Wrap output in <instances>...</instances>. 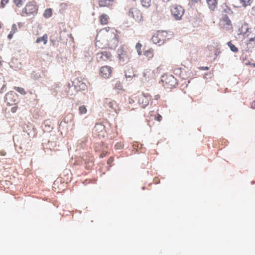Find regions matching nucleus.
<instances>
[{
    "label": "nucleus",
    "mask_w": 255,
    "mask_h": 255,
    "mask_svg": "<svg viewBox=\"0 0 255 255\" xmlns=\"http://www.w3.org/2000/svg\"><path fill=\"white\" fill-rule=\"evenodd\" d=\"M128 15L138 23L141 22L143 21V16L142 12L136 7L130 8L128 12Z\"/></svg>",
    "instance_id": "nucleus-2"
},
{
    "label": "nucleus",
    "mask_w": 255,
    "mask_h": 255,
    "mask_svg": "<svg viewBox=\"0 0 255 255\" xmlns=\"http://www.w3.org/2000/svg\"><path fill=\"white\" fill-rule=\"evenodd\" d=\"M112 35H113L114 37H115V34H114L113 32H112Z\"/></svg>",
    "instance_id": "nucleus-52"
},
{
    "label": "nucleus",
    "mask_w": 255,
    "mask_h": 255,
    "mask_svg": "<svg viewBox=\"0 0 255 255\" xmlns=\"http://www.w3.org/2000/svg\"><path fill=\"white\" fill-rule=\"evenodd\" d=\"M201 70H208L209 68L208 67H202L200 68Z\"/></svg>",
    "instance_id": "nucleus-48"
},
{
    "label": "nucleus",
    "mask_w": 255,
    "mask_h": 255,
    "mask_svg": "<svg viewBox=\"0 0 255 255\" xmlns=\"http://www.w3.org/2000/svg\"><path fill=\"white\" fill-rule=\"evenodd\" d=\"M130 49L126 46H121L117 50L120 62L122 64L128 63L130 59Z\"/></svg>",
    "instance_id": "nucleus-1"
},
{
    "label": "nucleus",
    "mask_w": 255,
    "mask_h": 255,
    "mask_svg": "<svg viewBox=\"0 0 255 255\" xmlns=\"http://www.w3.org/2000/svg\"><path fill=\"white\" fill-rule=\"evenodd\" d=\"M79 112L80 115L85 114L87 113V110L85 106L82 105L79 107Z\"/></svg>",
    "instance_id": "nucleus-30"
},
{
    "label": "nucleus",
    "mask_w": 255,
    "mask_h": 255,
    "mask_svg": "<svg viewBox=\"0 0 255 255\" xmlns=\"http://www.w3.org/2000/svg\"><path fill=\"white\" fill-rule=\"evenodd\" d=\"M17 31H18V29L17 28L16 24L15 23L13 24L11 26V31H10V33H9V34L7 36L8 38L9 39H12L14 34H15Z\"/></svg>",
    "instance_id": "nucleus-24"
},
{
    "label": "nucleus",
    "mask_w": 255,
    "mask_h": 255,
    "mask_svg": "<svg viewBox=\"0 0 255 255\" xmlns=\"http://www.w3.org/2000/svg\"><path fill=\"white\" fill-rule=\"evenodd\" d=\"M192 3H197L200 2L201 0H190Z\"/></svg>",
    "instance_id": "nucleus-45"
},
{
    "label": "nucleus",
    "mask_w": 255,
    "mask_h": 255,
    "mask_svg": "<svg viewBox=\"0 0 255 255\" xmlns=\"http://www.w3.org/2000/svg\"><path fill=\"white\" fill-rule=\"evenodd\" d=\"M153 72L149 69L144 70L143 72L142 76L145 81H148L153 77Z\"/></svg>",
    "instance_id": "nucleus-14"
},
{
    "label": "nucleus",
    "mask_w": 255,
    "mask_h": 255,
    "mask_svg": "<svg viewBox=\"0 0 255 255\" xmlns=\"http://www.w3.org/2000/svg\"><path fill=\"white\" fill-rule=\"evenodd\" d=\"M1 25H2V24H1V22L0 21V29L1 28Z\"/></svg>",
    "instance_id": "nucleus-51"
},
{
    "label": "nucleus",
    "mask_w": 255,
    "mask_h": 255,
    "mask_svg": "<svg viewBox=\"0 0 255 255\" xmlns=\"http://www.w3.org/2000/svg\"><path fill=\"white\" fill-rule=\"evenodd\" d=\"M120 85V83H117V84H116V87H117V86H118V87H119Z\"/></svg>",
    "instance_id": "nucleus-50"
},
{
    "label": "nucleus",
    "mask_w": 255,
    "mask_h": 255,
    "mask_svg": "<svg viewBox=\"0 0 255 255\" xmlns=\"http://www.w3.org/2000/svg\"><path fill=\"white\" fill-rule=\"evenodd\" d=\"M25 1L26 0H13V2L16 6L21 7Z\"/></svg>",
    "instance_id": "nucleus-31"
},
{
    "label": "nucleus",
    "mask_w": 255,
    "mask_h": 255,
    "mask_svg": "<svg viewBox=\"0 0 255 255\" xmlns=\"http://www.w3.org/2000/svg\"><path fill=\"white\" fill-rule=\"evenodd\" d=\"M160 98V96L159 95H156L154 96V98L156 100H158Z\"/></svg>",
    "instance_id": "nucleus-44"
},
{
    "label": "nucleus",
    "mask_w": 255,
    "mask_h": 255,
    "mask_svg": "<svg viewBox=\"0 0 255 255\" xmlns=\"http://www.w3.org/2000/svg\"><path fill=\"white\" fill-rule=\"evenodd\" d=\"M6 154V152L4 150H0V155L1 156H5Z\"/></svg>",
    "instance_id": "nucleus-43"
},
{
    "label": "nucleus",
    "mask_w": 255,
    "mask_h": 255,
    "mask_svg": "<svg viewBox=\"0 0 255 255\" xmlns=\"http://www.w3.org/2000/svg\"><path fill=\"white\" fill-rule=\"evenodd\" d=\"M108 29H110L109 27L108 28H105L104 29H103L102 30H101V31L100 32V33L98 34V35H97V41H96V45H98V43L100 42V40H98V38H99V37L102 34H106V40L107 41H108V39H109V30Z\"/></svg>",
    "instance_id": "nucleus-19"
},
{
    "label": "nucleus",
    "mask_w": 255,
    "mask_h": 255,
    "mask_svg": "<svg viewBox=\"0 0 255 255\" xmlns=\"http://www.w3.org/2000/svg\"><path fill=\"white\" fill-rule=\"evenodd\" d=\"M167 33L165 31H158L152 37V41L159 45L163 44L166 40Z\"/></svg>",
    "instance_id": "nucleus-4"
},
{
    "label": "nucleus",
    "mask_w": 255,
    "mask_h": 255,
    "mask_svg": "<svg viewBox=\"0 0 255 255\" xmlns=\"http://www.w3.org/2000/svg\"><path fill=\"white\" fill-rule=\"evenodd\" d=\"M140 3L143 7L148 8L151 5V0H140Z\"/></svg>",
    "instance_id": "nucleus-26"
},
{
    "label": "nucleus",
    "mask_w": 255,
    "mask_h": 255,
    "mask_svg": "<svg viewBox=\"0 0 255 255\" xmlns=\"http://www.w3.org/2000/svg\"><path fill=\"white\" fill-rule=\"evenodd\" d=\"M112 70L111 67L108 66H102L99 70V75L102 78H108L112 74Z\"/></svg>",
    "instance_id": "nucleus-10"
},
{
    "label": "nucleus",
    "mask_w": 255,
    "mask_h": 255,
    "mask_svg": "<svg viewBox=\"0 0 255 255\" xmlns=\"http://www.w3.org/2000/svg\"><path fill=\"white\" fill-rule=\"evenodd\" d=\"M247 36L249 38V42L247 43V44L248 45L255 40V28L251 29L250 32L247 34Z\"/></svg>",
    "instance_id": "nucleus-20"
},
{
    "label": "nucleus",
    "mask_w": 255,
    "mask_h": 255,
    "mask_svg": "<svg viewBox=\"0 0 255 255\" xmlns=\"http://www.w3.org/2000/svg\"><path fill=\"white\" fill-rule=\"evenodd\" d=\"M9 0H1V6L4 7Z\"/></svg>",
    "instance_id": "nucleus-40"
},
{
    "label": "nucleus",
    "mask_w": 255,
    "mask_h": 255,
    "mask_svg": "<svg viewBox=\"0 0 255 255\" xmlns=\"http://www.w3.org/2000/svg\"><path fill=\"white\" fill-rule=\"evenodd\" d=\"M107 107H108L110 109L109 111L110 112L114 111L116 113H117L118 110V105L117 103L114 101H109L107 103Z\"/></svg>",
    "instance_id": "nucleus-15"
},
{
    "label": "nucleus",
    "mask_w": 255,
    "mask_h": 255,
    "mask_svg": "<svg viewBox=\"0 0 255 255\" xmlns=\"http://www.w3.org/2000/svg\"><path fill=\"white\" fill-rule=\"evenodd\" d=\"M14 89L18 93H19L20 94H21V95H25L26 94L24 89L23 88L19 87H14Z\"/></svg>",
    "instance_id": "nucleus-32"
},
{
    "label": "nucleus",
    "mask_w": 255,
    "mask_h": 255,
    "mask_svg": "<svg viewBox=\"0 0 255 255\" xmlns=\"http://www.w3.org/2000/svg\"><path fill=\"white\" fill-rule=\"evenodd\" d=\"M141 47H142V45L140 43L138 42L136 43V46H135V48H136L137 52L139 55H140L142 54Z\"/></svg>",
    "instance_id": "nucleus-33"
},
{
    "label": "nucleus",
    "mask_w": 255,
    "mask_h": 255,
    "mask_svg": "<svg viewBox=\"0 0 255 255\" xmlns=\"http://www.w3.org/2000/svg\"><path fill=\"white\" fill-rule=\"evenodd\" d=\"M135 102H137L136 95H132L131 97L128 99V103L129 104H134Z\"/></svg>",
    "instance_id": "nucleus-35"
},
{
    "label": "nucleus",
    "mask_w": 255,
    "mask_h": 255,
    "mask_svg": "<svg viewBox=\"0 0 255 255\" xmlns=\"http://www.w3.org/2000/svg\"><path fill=\"white\" fill-rule=\"evenodd\" d=\"M94 131L98 136H104L105 127L101 124H97L94 128Z\"/></svg>",
    "instance_id": "nucleus-13"
},
{
    "label": "nucleus",
    "mask_w": 255,
    "mask_h": 255,
    "mask_svg": "<svg viewBox=\"0 0 255 255\" xmlns=\"http://www.w3.org/2000/svg\"><path fill=\"white\" fill-rule=\"evenodd\" d=\"M48 41V35L44 34L42 37H38L36 40V43H39L42 42L44 44H46Z\"/></svg>",
    "instance_id": "nucleus-25"
},
{
    "label": "nucleus",
    "mask_w": 255,
    "mask_h": 255,
    "mask_svg": "<svg viewBox=\"0 0 255 255\" xmlns=\"http://www.w3.org/2000/svg\"><path fill=\"white\" fill-rule=\"evenodd\" d=\"M170 10L172 15L176 20L181 19L184 13V9L180 5H172L171 7Z\"/></svg>",
    "instance_id": "nucleus-7"
},
{
    "label": "nucleus",
    "mask_w": 255,
    "mask_h": 255,
    "mask_svg": "<svg viewBox=\"0 0 255 255\" xmlns=\"http://www.w3.org/2000/svg\"><path fill=\"white\" fill-rule=\"evenodd\" d=\"M136 109V107H135L134 108H131V110H133V109Z\"/></svg>",
    "instance_id": "nucleus-53"
},
{
    "label": "nucleus",
    "mask_w": 255,
    "mask_h": 255,
    "mask_svg": "<svg viewBox=\"0 0 255 255\" xmlns=\"http://www.w3.org/2000/svg\"><path fill=\"white\" fill-rule=\"evenodd\" d=\"M83 159L85 161V168L87 169H91L94 165V158L91 154L84 156Z\"/></svg>",
    "instance_id": "nucleus-11"
},
{
    "label": "nucleus",
    "mask_w": 255,
    "mask_h": 255,
    "mask_svg": "<svg viewBox=\"0 0 255 255\" xmlns=\"http://www.w3.org/2000/svg\"><path fill=\"white\" fill-rule=\"evenodd\" d=\"M240 1L243 6H246L247 5H250L251 0H240Z\"/></svg>",
    "instance_id": "nucleus-37"
},
{
    "label": "nucleus",
    "mask_w": 255,
    "mask_h": 255,
    "mask_svg": "<svg viewBox=\"0 0 255 255\" xmlns=\"http://www.w3.org/2000/svg\"><path fill=\"white\" fill-rule=\"evenodd\" d=\"M113 161H114V158L111 157L110 158L108 159V160L107 161V164L110 165L112 163Z\"/></svg>",
    "instance_id": "nucleus-41"
},
{
    "label": "nucleus",
    "mask_w": 255,
    "mask_h": 255,
    "mask_svg": "<svg viewBox=\"0 0 255 255\" xmlns=\"http://www.w3.org/2000/svg\"><path fill=\"white\" fill-rule=\"evenodd\" d=\"M136 95L137 102L141 106V108H144L148 105L151 96L149 94H138Z\"/></svg>",
    "instance_id": "nucleus-5"
},
{
    "label": "nucleus",
    "mask_w": 255,
    "mask_h": 255,
    "mask_svg": "<svg viewBox=\"0 0 255 255\" xmlns=\"http://www.w3.org/2000/svg\"><path fill=\"white\" fill-rule=\"evenodd\" d=\"M27 136H28V137L27 139H26V140H24V138H25L24 137H22V138L20 139V142H21V144L22 143L24 144L25 142H26L28 144L29 143V141H30V133L29 132L27 133Z\"/></svg>",
    "instance_id": "nucleus-36"
},
{
    "label": "nucleus",
    "mask_w": 255,
    "mask_h": 255,
    "mask_svg": "<svg viewBox=\"0 0 255 255\" xmlns=\"http://www.w3.org/2000/svg\"><path fill=\"white\" fill-rule=\"evenodd\" d=\"M249 25L246 22H244L241 26V27L239 29V31L241 34H246L249 32Z\"/></svg>",
    "instance_id": "nucleus-21"
},
{
    "label": "nucleus",
    "mask_w": 255,
    "mask_h": 255,
    "mask_svg": "<svg viewBox=\"0 0 255 255\" xmlns=\"http://www.w3.org/2000/svg\"><path fill=\"white\" fill-rule=\"evenodd\" d=\"M251 107L253 108H255V101L252 103Z\"/></svg>",
    "instance_id": "nucleus-49"
},
{
    "label": "nucleus",
    "mask_w": 255,
    "mask_h": 255,
    "mask_svg": "<svg viewBox=\"0 0 255 255\" xmlns=\"http://www.w3.org/2000/svg\"><path fill=\"white\" fill-rule=\"evenodd\" d=\"M23 25H24L23 23H22V22L18 23V26L19 28H20L21 27H22L23 26Z\"/></svg>",
    "instance_id": "nucleus-46"
},
{
    "label": "nucleus",
    "mask_w": 255,
    "mask_h": 255,
    "mask_svg": "<svg viewBox=\"0 0 255 255\" xmlns=\"http://www.w3.org/2000/svg\"><path fill=\"white\" fill-rule=\"evenodd\" d=\"M74 83L75 84V87L79 90H84L87 88L85 83L81 81L79 78L75 80Z\"/></svg>",
    "instance_id": "nucleus-16"
},
{
    "label": "nucleus",
    "mask_w": 255,
    "mask_h": 255,
    "mask_svg": "<svg viewBox=\"0 0 255 255\" xmlns=\"http://www.w3.org/2000/svg\"><path fill=\"white\" fill-rule=\"evenodd\" d=\"M38 7L37 5L33 2H28L25 6L22 12V16L34 15L37 14Z\"/></svg>",
    "instance_id": "nucleus-3"
},
{
    "label": "nucleus",
    "mask_w": 255,
    "mask_h": 255,
    "mask_svg": "<svg viewBox=\"0 0 255 255\" xmlns=\"http://www.w3.org/2000/svg\"><path fill=\"white\" fill-rule=\"evenodd\" d=\"M5 82L3 77L0 78V92H2L5 88Z\"/></svg>",
    "instance_id": "nucleus-27"
},
{
    "label": "nucleus",
    "mask_w": 255,
    "mask_h": 255,
    "mask_svg": "<svg viewBox=\"0 0 255 255\" xmlns=\"http://www.w3.org/2000/svg\"><path fill=\"white\" fill-rule=\"evenodd\" d=\"M228 45L230 48L231 50L234 52H236L238 51V49L234 45L231 41H230L228 43Z\"/></svg>",
    "instance_id": "nucleus-34"
},
{
    "label": "nucleus",
    "mask_w": 255,
    "mask_h": 255,
    "mask_svg": "<svg viewBox=\"0 0 255 255\" xmlns=\"http://www.w3.org/2000/svg\"><path fill=\"white\" fill-rule=\"evenodd\" d=\"M162 119V116L159 114H157V116L155 117V120H156L158 122L161 121Z\"/></svg>",
    "instance_id": "nucleus-39"
},
{
    "label": "nucleus",
    "mask_w": 255,
    "mask_h": 255,
    "mask_svg": "<svg viewBox=\"0 0 255 255\" xmlns=\"http://www.w3.org/2000/svg\"><path fill=\"white\" fill-rule=\"evenodd\" d=\"M209 8L214 10L217 7L218 0H206Z\"/></svg>",
    "instance_id": "nucleus-23"
},
{
    "label": "nucleus",
    "mask_w": 255,
    "mask_h": 255,
    "mask_svg": "<svg viewBox=\"0 0 255 255\" xmlns=\"http://www.w3.org/2000/svg\"><path fill=\"white\" fill-rule=\"evenodd\" d=\"M17 110V106H14L11 108V112L13 113H15Z\"/></svg>",
    "instance_id": "nucleus-42"
},
{
    "label": "nucleus",
    "mask_w": 255,
    "mask_h": 255,
    "mask_svg": "<svg viewBox=\"0 0 255 255\" xmlns=\"http://www.w3.org/2000/svg\"><path fill=\"white\" fill-rule=\"evenodd\" d=\"M162 81L164 87L168 89L174 87L177 84L176 79L171 75L163 76Z\"/></svg>",
    "instance_id": "nucleus-6"
},
{
    "label": "nucleus",
    "mask_w": 255,
    "mask_h": 255,
    "mask_svg": "<svg viewBox=\"0 0 255 255\" xmlns=\"http://www.w3.org/2000/svg\"><path fill=\"white\" fill-rule=\"evenodd\" d=\"M106 155V153H105L104 152H102V153H101V154L100 155V158H103Z\"/></svg>",
    "instance_id": "nucleus-47"
},
{
    "label": "nucleus",
    "mask_w": 255,
    "mask_h": 255,
    "mask_svg": "<svg viewBox=\"0 0 255 255\" xmlns=\"http://www.w3.org/2000/svg\"><path fill=\"white\" fill-rule=\"evenodd\" d=\"M96 58L98 62L103 63L108 61H112V54L108 51L98 52L96 54Z\"/></svg>",
    "instance_id": "nucleus-9"
},
{
    "label": "nucleus",
    "mask_w": 255,
    "mask_h": 255,
    "mask_svg": "<svg viewBox=\"0 0 255 255\" xmlns=\"http://www.w3.org/2000/svg\"><path fill=\"white\" fill-rule=\"evenodd\" d=\"M52 14V9L51 8H47L45 10L43 15L45 18H49L51 16Z\"/></svg>",
    "instance_id": "nucleus-29"
},
{
    "label": "nucleus",
    "mask_w": 255,
    "mask_h": 255,
    "mask_svg": "<svg viewBox=\"0 0 255 255\" xmlns=\"http://www.w3.org/2000/svg\"><path fill=\"white\" fill-rule=\"evenodd\" d=\"M74 116L72 114H68L63 119L64 122L65 123H68L69 122H71L73 120Z\"/></svg>",
    "instance_id": "nucleus-28"
},
{
    "label": "nucleus",
    "mask_w": 255,
    "mask_h": 255,
    "mask_svg": "<svg viewBox=\"0 0 255 255\" xmlns=\"http://www.w3.org/2000/svg\"><path fill=\"white\" fill-rule=\"evenodd\" d=\"M109 16L106 13H103L99 17L100 23L102 25H106L109 22Z\"/></svg>",
    "instance_id": "nucleus-18"
},
{
    "label": "nucleus",
    "mask_w": 255,
    "mask_h": 255,
    "mask_svg": "<svg viewBox=\"0 0 255 255\" xmlns=\"http://www.w3.org/2000/svg\"><path fill=\"white\" fill-rule=\"evenodd\" d=\"M123 146L124 144L122 142H118L115 145V148L116 149H121Z\"/></svg>",
    "instance_id": "nucleus-38"
},
{
    "label": "nucleus",
    "mask_w": 255,
    "mask_h": 255,
    "mask_svg": "<svg viewBox=\"0 0 255 255\" xmlns=\"http://www.w3.org/2000/svg\"><path fill=\"white\" fill-rule=\"evenodd\" d=\"M164 1H168L169 0H163Z\"/></svg>",
    "instance_id": "nucleus-54"
},
{
    "label": "nucleus",
    "mask_w": 255,
    "mask_h": 255,
    "mask_svg": "<svg viewBox=\"0 0 255 255\" xmlns=\"http://www.w3.org/2000/svg\"><path fill=\"white\" fill-rule=\"evenodd\" d=\"M114 0H98L99 5L100 7H109L113 3Z\"/></svg>",
    "instance_id": "nucleus-17"
},
{
    "label": "nucleus",
    "mask_w": 255,
    "mask_h": 255,
    "mask_svg": "<svg viewBox=\"0 0 255 255\" xmlns=\"http://www.w3.org/2000/svg\"><path fill=\"white\" fill-rule=\"evenodd\" d=\"M143 55L148 59H152L154 56V50L152 48H149L143 52Z\"/></svg>",
    "instance_id": "nucleus-22"
},
{
    "label": "nucleus",
    "mask_w": 255,
    "mask_h": 255,
    "mask_svg": "<svg viewBox=\"0 0 255 255\" xmlns=\"http://www.w3.org/2000/svg\"><path fill=\"white\" fill-rule=\"evenodd\" d=\"M219 25L222 29L225 30H230L233 29L232 21L227 15H225L221 18Z\"/></svg>",
    "instance_id": "nucleus-8"
},
{
    "label": "nucleus",
    "mask_w": 255,
    "mask_h": 255,
    "mask_svg": "<svg viewBox=\"0 0 255 255\" xmlns=\"http://www.w3.org/2000/svg\"><path fill=\"white\" fill-rule=\"evenodd\" d=\"M16 101L15 94L12 92L7 93L5 96V102L9 105H12Z\"/></svg>",
    "instance_id": "nucleus-12"
}]
</instances>
